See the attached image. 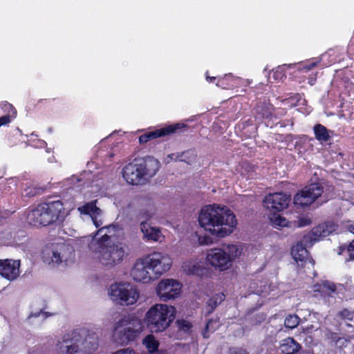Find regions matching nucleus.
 I'll return each instance as SVG.
<instances>
[{"label":"nucleus","mask_w":354,"mask_h":354,"mask_svg":"<svg viewBox=\"0 0 354 354\" xmlns=\"http://www.w3.org/2000/svg\"><path fill=\"white\" fill-rule=\"evenodd\" d=\"M82 214L89 215L94 225L99 228L96 232L83 238L91 250L95 253L99 262L104 266L113 268L120 264L129 254V247L122 242L111 243V239L120 230L118 225L102 226L104 223L103 212L96 206V201L86 203L77 208Z\"/></svg>","instance_id":"obj_1"},{"label":"nucleus","mask_w":354,"mask_h":354,"mask_svg":"<svg viewBox=\"0 0 354 354\" xmlns=\"http://www.w3.org/2000/svg\"><path fill=\"white\" fill-rule=\"evenodd\" d=\"M198 222L205 231L222 238L230 235L237 224L235 215L227 206L215 204L201 209Z\"/></svg>","instance_id":"obj_2"},{"label":"nucleus","mask_w":354,"mask_h":354,"mask_svg":"<svg viewBox=\"0 0 354 354\" xmlns=\"http://www.w3.org/2000/svg\"><path fill=\"white\" fill-rule=\"evenodd\" d=\"M99 346L98 335L94 328L83 327L65 333L57 341V354H91Z\"/></svg>","instance_id":"obj_3"},{"label":"nucleus","mask_w":354,"mask_h":354,"mask_svg":"<svg viewBox=\"0 0 354 354\" xmlns=\"http://www.w3.org/2000/svg\"><path fill=\"white\" fill-rule=\"evenodd\" d=\"M160 168L159 161L152 156L135 159L123 168L122 175L126 181L133 185L145 184L154 176Z\"/></svg>","instance_id":"obj_4"},{"label":"nucleus","mask_w":354,"mask_h":354,"mask_svg":"<svg viewBox=\"0 0 354 354\" xmlns=\"http://www.w3.org/2000/svg\"><path fill=\"white\" fill-rule=\"evenodd\" d=\"M66 216L63 203L55 201L38 205L28 214L30 224L35 226H46L53 223H60Z\"/></svg>","instance_id":"obj_5"},{"label":"nucleus","mask_w":354,"mask_h":354,"mask_svg":"<svg viewBox=\"0 0 354 354\" xmlns=\"http://www.w3.org/2000/svg\"><path fill=\"white\" fill-rule=\"evenodd\" d=\"M176 309L172 306L158 304L147 312L145 321L152 333H159L169 326L175 318Z\"/></svg>","instance_id":"obj_6"},{"label":"nucleus","mask_w":354,"mask_h":354,"mask_svg":"<svg viewBox=\"0 0 354 354\" xmlns=\"http://www.w3.org/2000/svg\"><path fill=\"white\" fill-rule=\"evenodd\" d=\"M42 259L44 263L52 266H67L74 261L75 252L69 245L51 243L43 249Z\"/></svg>","instance_id":"obj_7"},{"label":"nucleus","mask_w":354,"mask_h":354,"mask_svg":"<svg viewBox=\"0 0 354 354\" xmlns=\"http://www.w3.org/2000/svg\"><path fill=\"white\" fill-rule=\"evenodd\" d=\"M110 299L121 306L135 304L140 297L136 287L129 282L120 281L112 283L108 289Z\"/></svg>","instance_id":"obj_8"},{"label":"nucleus","mask_w":354,"mask_h":354,"mask_svg":"<svg viewBox=\"0 0 354 354\" xmlns=\"http://www.w3.org/2000/svg\"><path fill=\"white\" fill-rule=\"evenodd\" d=\"M290 200L289 195L281 192L270 194L263 200L264 207L272 212V214L270 216V221L275 227L287 225V220L276 212L286 209L289 204Z\"/></svg>","instance_id":"obj_9"},{"label":"nucleus","mask_w":354,"mask_h":354,"mask_svg":"<svg viewBox=\"0 0 354 354\" xmlns=\"http://www.w3.org/2000/svg\"><path fill=\"white\" fill-rule=\"evenodd\" d=\"M140 333L138 323L123 318L115 324L113 333V340L115 343L123 346L136 339Z\"/></svg>","instance_id":"obj_10"},{"label":"nucleus","mask_w":354,"mask_h":354,"mask_svg":"<svg viewBox=\"0 0 354 354\" xmlns=\"http://www.w3.org/2000/svg\"><path fill=\"white\" fill-rule=\"evenodd\" d=\"M145 258L147 260L146 263H149L151 271L157 278L167 272L172 266V259L167 253L153 252Z\"/></svg>","instance_id":"obj_11"},{"label":"nucleus","mask_w":354,"mask_h":354,"mask_svg":"<svg viewBox=\"0 0 354 354\" xmlns=\"http://www.w3.org/2000/svg\"><path fill=\"white\" fill-rule=\"evenodd\" d=\"M323 193V187L317 184L313 183L305 187L294 197V203L300 207L308 206L312 204Z\"/></svg>","instance_id":"obj_12"},{"label":"nucleus","mask_w":354,"mask_h":354,"mask_svg":"<svg viewBox=\"0 0 354 354\" xmlns=\"http://www.w3.org/2000/svg\"><path fill=\"white\" fill-rule=\"evenodd\" d=\"M181 288V284L177 280L165 279L158 283L156 291L160 300L167 301L180 295Z\"/></svg>","instance_id":"obj_13"},{"label":"nucleus","mask_w":354,"mask_h":354,"mask_svg":"<svg viewBox=\"0 0 354 354\" xmlns=\"http://www.w3.org/2000/svg\"><path fill=\"white\" fill-rule=\"evenodd\" d=\"M206 261L208 264L221 271L226 270L231 267L230 259L226 252L221 248H212L206 255Z\"/></svg>","instance_id":"obj_14"},{"label":"nucleus","mask_w":354,"mask_h":354,"mask_svg":"<svg viewBox=\"0 0 354 354\" xmlns=\"http://www.w3.org/2000/svg\"><path fill=\"white\" fill-rule=\"evenodd\" d=\"M315 242L313 239L306 242L304 237L300 242L292 248L291 254L299 266H304L306 264H310L312 267L314 266L315 261L313 259L308 258L306 248L311 246Z\"/></svg>","instance_id":"obj_15"},{"label":"nucleus","mask_w":354,"mask_h":354,"mask_svg":"<svg viewBox=\"0 0 354 354\" xmlns=\"http://www.w3.org/2000/svg\"><path fill=\"white\" fill-rule=\"evenodd\" d=\"M146 263L147 260L145 257L136 262L131 271V276L133 280L146 283L157 279L151 271L149 263Z\"/></svg>","instance_id":"obj_16"},{"label":"nucleus","mask_w":354,"mask_h":354,"mask_svg":"<svg viewBox=\"0 0 354 354\" xmlns=\"http://www.w3.org/2000/svg\"><path fill=\"white\" fill-rule=\"evenodd\" d=\"M337 225L333 221H327L319 225L312 230L311 233L304 236V241H318L320 239L330 235L331 233L335 232L337 229Z\"/></svg>","instance_id":"obj_17"},{"label":"nucleus","mask_w":354,"mask_h":354,"mask_svg":"<svg viewBox=\"0 0 354 354\" xmlns=\"http://www.w3.org/2000/svg\"><path fill=\"white\" fill-rule=\"evenodd\" d=\"M20 261L0 259V274L9 281H14L19 276Z\"/></svg>","instance_id":"obj_18"},{"label":"nucleus","mask_w":354,"mask_h":354,"mask_svg":"<svg viewBox=\"0 0 354 354\" xmlns=\"http://www.w3.org/2000/svg\"><path fill=\"white\" fill-rule=\"evenodd\" d=\"M184 127V124L176 123L174 124L169 125L165 127H162L159 129H156L154 131L147 132L142 135L141 136H140L139 142L140 144L146 143L152 139L160 138L165 136L169 135L171 133H174L176 131V130L181 129Z\"/></svg>","instance_id":"obj_19"},{"label":"nucleus","mask_w":354,"mask_h":354,"mask_svg":"<svg viewBox=\"0 0 354 354\" xmlns=\"http://www.w3.org/2000/svg\"><path fill=\"white\" fill-rule=\"evenodd\" d=\"M140 230L144 238L148 241L161 242L164 239V236L159 228L151 227L146 222H141Z\"/></svg>","instance_id":"obj_20"},{"label":"nucleus","mask_w":354,"mask_h":354,"mask_svg":"<svg viewBox=\"0 0 354 354\" xmlns=\"http://www.w3.org/2000/svg\"><path fill=\"white\" fill-rule=\"evenodd\" d=\"M182 269L187 274L189 275H201L203 274V268L201 262L195 259H189L183 262Z\"/></svg>","instance_id":"obj_21"},{"label":"nucleus","mask_w":354,"mask_h":354,"mask_svg":"<svg viewBox=\"0 0 354 354\" xmlns=\"http://www.w3.org/2000/svg\"><path fill=\"white\" fill-rule=\"evenodd\" d=\"M273 107L271 104L266 102H259L254 108V113L257 120L271 118Z\"/></svg>","instance_id":"obj_22"},{"label":"nucleus","mask_w":354,"mask_h":354,"mask_svg":"<svg viewBox=\"0 0 354 354\" xmlns=\"http://www.w3.org/2000/svg\"><path fill=\"white\" fill-rule=\"evenodd\" d=\"M240 82L239 77H234L232 74H226L218 80L216 86L222 88L230 89L238 86Z\"/></svg>","instance_id":"obj_23"},{"label":"nucleus","mask_w":354,"mask_h":354,"mask_svg":"<svg viewBox=\"0 0 354 354\" xmlns=\"http://www.w3.org/2000/svg\"><path fill=\"white\" fill-rule=\"evenodd\" d=\"M300 348V345L292 337L283 339L280 344L281 353L284 354H293Z\"/></svg>","instance_id":"obj_24"},{"label":"nucleus","mask_w":354,"mask_h":354,"mask_svg":"<svg viewBox=\"0 0 354 354\" xmlns=\"http://www.w3.org/2000/svg\"><path fill=\"white\" fill-rule=\"evenodd\" d=\"M196 157V154L194 150H188L182 153H171L168 156V158L171 160L185 162L189 165L194 162Z\"/></svg>","instance_id":"obj_25"},{"label":"nucleus","mask_w":354,"mask_h":354,"mask_svg":"<svg viewBox=\"0 0 354 354\" xmlns=\"http://www.w3.org/2000/svg\"><path fill=\"white\" fill-rule=\"evenodd\" d=\"M226 252L227 257L230 259V263L232 266V263L237 258L240 257L242 253V248L240 245L234 244L227 245L223 250Z\"/></svg>","instance_id":"obj_26"},{"label":"nucleus","mask_w":354,"mask_h":354,"mask_svg":"<svg viewBox=\"0 0 354 354\" xmlns=\"http://www.w3.org/2000/svg\"><path fill=\"white\" fill-rule=\"evenodd\" d=\"M315 138L321 142H327L330 139L328 129L322 124H317L313 128Z\"/></svg>","instance_id":"obj_27"},{"label":"nucleus","mask_w":354,"mask_h":354,"mask_svg":"<svg viewBox=\"0 0 354 354\" xmlns=\"http://www.w3.org/2000/svg\"><path fill=\"white\" fill-rule=\"evenodd\" d=\"M4 109L6 111H8V114L0 117V124L1 126L7 124L10 122L11 118H15L17 114V111L12 104L9 103L4 104Z\"/></svg>","instance_id":"obj_28"},{"label":"nucleus","mask_w":354,"mask_h":354,"mask_svg":"<svg viewBox=\"0 0 354 354\" xmlns=\"http://www.w3.org/2000/svg\"><path fill=\"white\" fill-rule=\"evenodd\" d=\"M143 344L148 350V353L158 350L159 342L152 335H148L142 340Z\"/></svg>","instance_id":"obj_29"},{"label":"nucleus","mask_w":354,"mask_h":354,"mask_svg":"<svg viewBox=\"0 0 354 354\" xmlns=\"http://www.w3.org/2000/svg\"><path fill=\"white\" fill-rule=\"evenodd\" d=\"M296 66L295 64H283L279 66L274 70H273V77L276 80H282L286 77V71L287 68H292Z\"/></svg>","instance_id":"obj_30"},{"label":"nucleus","mask_w":354,"mask_h":354,"mask_svg":"<svg viewBox=\"0 0 354 354\" xmlns=\"http://www.w3.org/2000/svg\"><path fill=\"white\" fill-rule=\"evenodd\" d=\"M225 296L223 293L219 292L212 296L207 301L208 307L210 308L209 313H212L214 309L224 301Z\"/></svg>","instance_id":"obj_31"},{"label":"nucleus","mask_w":354,"mask_h":354,"mask_svg":"<svg viewBox=\"0 0 354 354\" xmlns=\"http://www.w3.org/2000/svg\"><path fill=\"white\" fill-rule=\"evenodd\" d=\"M178 328V332L183 335H187L192 332V324L185 319H178L176 322Z\"/></svg>","instance_id":"obj_32"},{"label":"nucleus","mask_w":354,"mask_h":354,"mask_svg":"<svg viewBox=\"0 0 354 354\" xmlns=\"http://www.w3.org/2000/svg\"><path fill=\"white\" fill-rule=\"evenodd\" d=\"M219 326L218 321L209 319L205 326V330L203 331V336L204 338L209 337V333L214 332Z\"/></svg>","instance_id":"obj_33"},{"label":"nucleus","mask_w":354,"mask_h":354,"mask_svg":"<svg viewBox=\"0 0 354 354\" xmlns=\"http://www.w3.org/2000/svg\"><path fill=\"white\" fill-rule=\"evenodd\" d=\"M300 322V318L297 315H290L285 319L284 325L286 328H296Z\"/></svg>","instance_id":"obj_34"},{"label":"nucleus","mask_w":354,"mask_h":354,"mask_svg":"<svg viewBox=\"0 0 354 354\" xmlns=\"http://www.w3.org/2000/svg\"><path fill=\"white\" fill-rule=\"evenodd\" d=\"M322 291L330 295L336 291V286L333 282L325 281L322 285Z\"/></svg>","instance_id":"obj_35"},{"label":"nucleus","mask_w":354,"mask_h":354,"mask_svg":"<svg viewBox=\"0 0 354 354\" xmlns=\"http://www.w3.org/2000/svg\"><path fill=\"white\" fill-rule=\"evenodd\" d=\"M319 62V59L317 58L313 59L310 60L308 64H306L302 66V67H299V69L301 71H308L311 70L313 67L317 65Z\"/></svg>","instance_id":"obj_36"},{"label":"nucleus","mask_w":354,"mask_h":354,"mask_svg":"<svg viewBox=\"0 0 354 354\" xmlns=\"http://www.w3.org/2000/svg\"><path fill=\"white\" fill-rule=\"evenodd\" d=\"M339 315L344 319L352 320L354 317V313L347 309H344L339 313Z\"/></svg>","instance_id":"obj_37"},{"label":"nucleus","mask_w":354,"mask_h":354,"mask_svg":"<svg viewBox=\"0 0 354 354\" xmlns=\"http://www.w3.org/2000/svg\"><path fill=\"white\" fill-rule=\"evenodd\" d=\"M111 354H138L133 348H124L117 350Z\"/></svg>","instance_id":"obj_38"},{"label":"nucleus","mask_w":354,"mask_h":354,"mask_svg":"<svg viewBox=\"0 0 354 354\" xmlns=\"http://www.w3.org/2000/svg\"><path fill=\"white\" fill-rule=\"evenodd\" d=\"M32 317H41L42 319H44L47 317V315L46 312L40 310L37 313H31L28 317V319H31Z\"/></svg>","instance_id":"obj_39"},{"label":"nucleus","mask_w":354,"mask_h":354,"mask_svg":"<svg viewBox=\"0 0 354 354\" xmlns=\"http://www.w3.org/2000/svg\"><path fill=\"white\" fill-rule=\"evenodd\" d=\"M198 242L201 245H209L212 243V239L207 236H199Z\"/></svg>","instance_id":"obj_40"},{"label":"nucleus","mask_w":354,"mask_h":354,"mask_svg":"<svg viewBox=\"0 0 354 354\" xmlns=\"http://www.w3.org/2000/svg\"><path fill=\"white\" fill-rule=\"evenodd\" d=\"M346 252L350 259H354V240L346 247Z\"/></svg>","instance_id":"obj_41"},{"label":"nucleus","mask_w":354,"mask_h":354,"mask_svg":"<svg viewBox=\"0 0 354 354\" xmlns=\"http://www.w3.org/2000/svg\"><path fill=\"white\" fill-rule=\"evenodd\" d=\"M311 223L310 219L308 218H301L298 221V226L299 227H304L310 225Z\"/></svg>","instance_id":"obj_42"},{"label":"nucleus","mask_w":354,"mask_h":354,"mask_svg":"<svg viewBox=\"0 0 354 354\" xmlns=\"http://www.w3.org/2000/svg\"><path fill=\"white\" fill-rule=\"evenodd\" d=\"M100 158H106V164L109 163L111 161V158L113 157L114 154L113 152H109L108 154H104V151H102L100 152L99 155Z\"/></svg>","instance_id":"obj_43"},{"label":"nucleus","mask_w":354,"mask_h":354,"mask_svg":"<svg viewBox=\"0 0 354 354\" xmlns=\"http://www.w3.org/2000/svg\"><path fill=\"white\" fill-rule=\"evenodd\" d=\"M303 332L306 334L311 333L313 330H316L317 328H315L313 325H309L306 327L302 328Z\"/></svg>","instance_id":"obj_44"},{"label":"nucleus","mask_w":354,"mask_h":354,"mask_svg":"<svg viewBox=\"0 0 354 354\" xmlns=\"http://www.w3.org/2000/svg\"><path fill=\"white\" fill-rule=\"evenodd\" d=\"M146 354H167L165 351H153V352H151V353H147Z\"/></svg>","instance_id":"obj_45"},{"label":"nucleus","mask_w":354,"mask_h":354,"mask_svg":"<svg viewBox=\"0 0 354 354\" xmlns=\"http://www.w3.org/2000/svg\"><path fill=\"white\" fill-rule=\"evenodd\" d=\"M231 354H248V353L245 350H239V351H234V353H232Z\"/></svg>","instance_id":"obj_46"},{"label":"nucleus","mask_w":354,"mask_h":354,"mask_svg":"<svg viewBox=\"0 0 354 354\" xmlns=\"http://www.w3.org/2000/svg\"><path fill=\"white\" fill-rule=\"evenodd\" d=\"M39 145H37V147H44L46 145V142L44 140H39Z\"/></svg>","instance_id":"obj_47"},{"label":"nucleus","mask_w":354,"mask_h":354,"mask_svg":"<svg viewBox=\"0 0 354 354\" xmlns=\"http://www.w3.org/2000/svg\"><path fill=\"white\" fill-rule=\"evenodd\" d=\"M315 80L316 78L315 77H310L309 79H308V83L310 84V85H313L315 82Z\"/></svg>","instance_id":"obj_48"},{"label":"nucleus","mask_w":354,"mask_h":354,"mask_svg":"<svg viewBox=\"0 0 354 354\" xmlns=\"http://www.w3.org/2000/svg\"><path fill=\"white\" fill-rule=\"evenodd\" d=\"M215 79H216L215 77H209L208 75H206V80H207V81H208L209 82H212Z\"/></svg>","instance_id":"obj_49"},{"label":"nucleus","mask_w":354,"mask_h":354,"mask_svg":"<svg viewBox=\"0 0 354 354\" xmlns=\"http://www.w3.org/2000/svg\"><path fill=\"white\" fill-rule=\"evenodd\" d=\"M348 230L350 231V232L354 234V225H349Z\"/></svg>","instance_id":"obj_50"},{"label":"nucleus","mask_w":354,"mask_h":354,"mask_svg":"<svg viewBox=\"0 0 354 354\" xmlns=\"http://www.w3.org/2000/svg\"><path fill=\"white\" fill-rule=\"evenodd\" d=\"M29 354H32V353H30Z\"/></svg>","instance_id":"obj_51"}]
</instances>
